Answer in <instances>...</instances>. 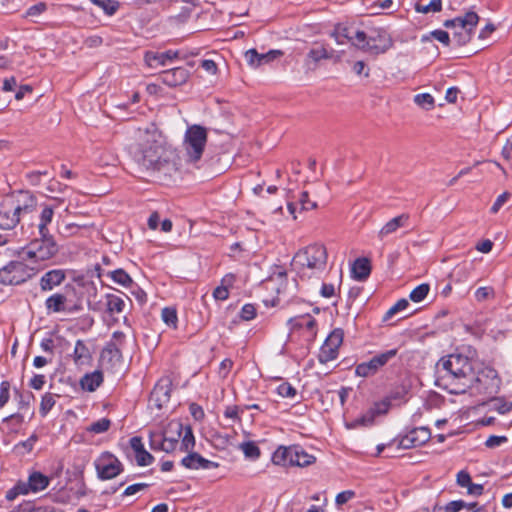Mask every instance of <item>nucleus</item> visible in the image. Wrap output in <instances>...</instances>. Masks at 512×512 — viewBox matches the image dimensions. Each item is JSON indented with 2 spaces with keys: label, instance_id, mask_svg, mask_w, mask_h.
<instances>
[{
  "label": "nucleus",
  "instance_id": "nucleus-1",
  "mask_svg": "<svg viewBox=\"0 0 512 512\" xmlns=\"http://www.w3.org/2000/svg\"><path fill=\"white\" fill-rule=\"evenodd\" d=\"M129 154L139 169L150 175H168L174 170L171 152L167 149L162 133L150 125L139 130L135 143L129 146Z\"/></svg>",
  "mask_w": 512,
  "mask_h": 512
},
{
  "label": "nucleus",
  "instance_id": "nucleus-2",
  "mask_svg": "<svg viewBox=\"0 0 512 512\" xmlns=\"http://www.w3.org/2000/svg\"><path fill=\"white\" fill-rule=\"evenodd\" d=\"M473 371V361L469 357L450 354L437 364V384L450 394H463L471 386Z\"/></svg>",
  "mask_w": 512,
  "mask_h": 512
},
{
  "label": "nucleus",
  "instance_id": "nucleus-3",
  "mask_svg": "<svg viewBox=\"0 0 512 512\" xmlns=\"http://www.w3.org/2000/svg\"><path fill=\"white\" fill-rule=\"evenodd\" d=\"M327 250L322 244H311L300 249L293 257L292 269L301 278H310L325 270L327 264Z\"/></svg>",
  "mask_w": 512,
  "mask_h": 512
},
{
  "label": "nucleus",
  "instance_id": "nucleus-4",
  "mask_svg": "<svg viewBox=\"0 0 512 512\" xmlns=\"http://www.w3.org/2000/svg\"><path fill=\"white\" fill-rule=\"evenodd\" d=\"M59 251V247L53 235L39 234V238L33 239L20 252V258L32 263H39L54 257Z\"/></svg>",
  "mask_w": 512,
  "mask_h": 512
},
{
  "label": "nucleus",
  "instance_id": "nucleus-5",
  "mask_svg": "<svg viewBox=\"0 0 512 512\" xmlns=\"http://www.w3.org/2000/svg\"><path fill=\"white\" fill-rule=\"evenodd\" d=\"M479 20L476 12L467 11L463 16L445 20L443 26L453 30V40L458 46H464L471 41Z\"/></svg>",
  "mask_w": 512,
  "mask_h": 512
},
{
  "label": "nucleus",
  "instance_id": "nucleus-6",
  "mask_svg": "<svg viewBox=\"0 0 512 512\" xmlns=\"http://www.w3.org/2000/svg\"><path fill=\"white\" fill-rule=\"evenodd\" d=\"M207 137L208 132L205 127L198 124L187 127L182 143L187 162L196 163L201 159L207 143Z\"/></svg>",
  "mask_w": 512,
  "mask_h": 512
},
{
  "label": "nucleus",
  "instance_id": "nucleus-7",
  "mask_svg": "<svg viewBox=\"0 0 512 512\" xmlns=\"http://www.w3.org/2000/svg\"><path fill=\"white\" fill-rule=\"evenodd\" d=\"M28 260L11 261L0 269V283L3 285H19L31 279L39 268L27 264Z\"/></svg>",
  "mask_w": 512,
  "mask_h": 512
},
{
  "label": "nucleus",
  "instance_id": "nucleus-8",
  "mask_svg": "<svg viewBox=\"0 0 512 512\" xmlns=\"http://www.w3.org/2000/svg\"><path fill=\"white\" fill-rule=\"evenodd\" d=\"M471 386L468 390L472 393L491 397L497 394L500 390L501 379L497 371L491 367H485L480 370L477 375L473 371Z\"/></svg>",
  "mask_w": 512,
  "mask_h": 512
},
{
  "label": "nucleus",
  "instance_id": "nucleus-9",
  "mask_svg": "<svg viewBox=\"0 0 512 512\" xmlns=\"http://www.w3.org/2000/svg\"><path fill=\"white\" fill-rule=\"evenodd\" d=\"M9 197L22 221V226L25 223L29 224L38 210L37 197L27 190L13 192Z\"/></svg>",
  "mask_w": 512,
  "mask_h": 512
},
{
  "label": "nucleus",
  "instance_id": "nucleus-10",
  "mask_svg": "<svg viewBox=\"0 0 512 512\" xmlns=\"http://www.w3.org/2000/svg\"><path fill=\"white\" fill-rule=\"evenodd\" d=\"M97 477L100 480H111L124 470L122 462L112 453L103 452L94 462Z\"/></svg>",
  "mask_w": 512,
  "mask_h": 512
},
{
  "label": "nucleus",
  "instance_id": "nucleus-11",
  "mask_svg": "<svg viewBox=\"0 0 512 512\" xmlns=\"http://www.w3.org/2000/svg\"><path fill=\"white\" fill-rule=\"evenodd\" d=\"M344 338V332L341 328L334 329L325 339L318 354L320 363H327L335 360L339 354V347Z\"/></svg>",
  "mask_w": 512,
  "mask_h": 512
},
{
  "label": "nucleus",
  "instance_id": "nucleus-12",
  "mask_svg": "<svg viewBox=\"0 0 512 512\" xmlns=\"http://www.w3.org/2000/svg\"><path fill=\"white\" fill-rule=\"evenodd\" d=\"M397 349H391L377 354L369 361L360 363L356 366L355 373L360 377H369L374 375L381 367L386 365L389 360L397 355Z\"/></svg>",
  "mask_w": 512,
  "mask_h": 512
},
{
  "label": "nucleus",
  "instance_id": "nucleus-13",
  "mask_svg": "<svg viewBox=\"0 0 512 512\" xmlns=\"http://www.w3.org/2000/svg\"><path fill=\"white\" fill-rule=\"evenodd\" d=\"M431 438V432L427 427H417L412 429L406 435L400 437L398 440H393L389 445L397 442L398 449H411L417 446H422L427 443Z\"/></svg>",
  "mask_w": 512,
  "mask_h": 512
},
{
  "label": "nucleus",
  "instance_id": "nucleus-14",
  "mask_svg": "<svg viewBox=\"0 0 512 512\" xmlns=\"http://www.w3.org/2000/svg\"><path fill=\"white\" fill-rule=\"evenodd\" d=\"M45 308L48 313H75L82 309L80 304H71L64 293H54L45 300Z\"/></svg>",
  "mask_w": 512,
  "mask_h": 512
},
{
  "label": "nucleus",
  "instance_id": "nucleus-15",
  "mask_svg": "<svg viewBox=\"0 0 512 512\" xmlns=\"http://www.w3.org/2000/svg\"><path fill=\"white\" fill-rule=\"evenodd\" d=\"M20 223L22 224V221L8 196L0 204V228L10 230Z\"/></svg>",
  "mask_w": 512,
  "mask_h": 512
},
{
  "label": "nucleus",
  "instance_id": "nucleus-16",
  "mask_svg": "<svg viewBox=\"0 0 512 512\" xmlns=\"http://www.w3.org/2000/svg\"><path fill=\"white\" fill-rule=\"evenodd\" d=\"M369 42L371 55L384 54L393 46L391 36L383 29L375 30L369 35Z\"/></svg>",
  "mask_w": 512,
  "mask_h": 512
},
{
  "label": "nucleus",
  "instance_id": "nucleus-17",
  "mask_svg": "<svg viewBox=\"0 0 512 512\" xmlns=\"http://www.w3.org/2000/svg\"><path fill=\"white\" fill-rule=\"evenodd\" d=\"M171 386L172 383L169 378L160 379L154 386L150 395V402L158 409L169 402L172 392Z\"/></svg>",
  "mask_w": 512,
  "mask_h": 512
},
{
  "label": "nucleus",
  "instance_id": "nucleus-18",
  "mask_svg": "<svg viewBox=\"0 0 512 512\" xmlns=\"http://www.w3.org/2000/svg\"><path fill=\"white\" fill-rule=\"evenodd\" d=\"M178 58L179 51L177 50H167L165 52L148 51L145 53L144 56L145 63L151 68H156L158 66H167Z\"/></svg>",
  "mask_w": 512,
  "mask_h": 512
},
{
  "label": "nucleus",
  "instance_id": "nucleus-19",
  "mask_svg": "<svg viewBox=\"0 0 512 512\" xmlns=\"http://www.w3.org/2000/svg\"><path fill=\"white\" fill-rule=\"evenodd\" d=\"M162 433L165 437L166 453H171L179 445V439L183 433V424L179 421H172Z\"/></svg>",
  "mask_w": 512,
  "mask_h": 512
},
{
  "label": "nucleus",
  "instance_id": "nucleus-20",
  "mask_svg": "<svg viewBox=\"0 0 512 512\" xmlns=\"http://www.w3.org/2000/svg\"><path fill=\"white\" fill-rule=\"evenodd\" d=\"M189 78V71L183 67H175L165 70L160 74L162 83L169 87H176L184 84Z\"/></svg>",
  "mask_w": 512,
  "mask_h": 512
},
{
  "label": "nucleus",
  "instance_id": "nucleus-21",
  "mask_svg": "<svg viewBox=\"0 0 512 512\" xmlns=\"http://www.w3.org/2000/svg\"><path fill=\"white\" fill-rule=\"evenodd\" d=\"M66 279V272L63 269H53L47 271L40 278V289L43 292L51 291L60 286Z\"/></svg>",
  "mask_w": 512,
  "mask_h": 512
},
{
  "label": "nucleus",
  "instance_id": "nucleus-22",
  "mask_svg": "<svg viewBox=\"0 0 512 512\" xmlns=\"http://www.w3.org/2000/svg\"><path fill=\"white\" fill-rule=\"evenodd\" d=\"M125 334L121 331H115L112 339L106 344L102 351V357L111 360H120L122 358L121 346L124 342Z\"/></svg>",
  "mask_w": 512,
  "mask_h": 512
},
{
  "label": "nucleus",
  "instance_id": "nucleus-23",
  "mask_svg": "<svg viewBox=\"0 0 512 512\" xmlns=\"http://www.w3.org/2000/svg\"><path fill=\"white\" fill-rule=\"evenodd\" d=\"M181 464L192 470L198 469H215L219 467L217 462H213L201 456L197 452H191L181 460Z\"/></svg>",
  "mask_w": 512,
  "mask_h": 512
},
{
  "label": "nucleus",
  "instance_id": "nucleus-24",
  "mask_svg": "<svg viewBox=\"0 0 512 512\" xmlns=\"http://www.w3.org/2000/svg\"><path fill=\"white\" fill-rule=\"evenodd\" d=\"M129 444L135 453V460L138 466H148L154 462V457L144 447L142 438L134 436L130 438Z\"/></svg>",
  "mask_w": 512,
  "mask_h": 512
},
{
  "label": "nucleus",
  "instance_id": "nucleus-25",
  "mask_svg": "<svg viewBox=\"0 0 512 512\" xmlns=\"http://www.w3.org/2000/svg\"><path fill=\"white\" fill-rule=\"evenodd\" d=\"M287 324L291 330L306 329L310 333V337L314 338L316 336V320L310 314L292 317Z\"/></svg>",
  "mask_w": 512,
  "mask_h": 512
},
{
  "label": "nucleus",
  "instance_id": "nucleus-26",
  "mask_svg": "<svg viewBox=\"0 0 512 512\" xmlns=\"http://www.w3.org/2000/svg\"><path fill=\"white\" fill-rule=\"evenodd\" d=\"M473 270L474 264L472 261H463L457 264L451 271L449 275L450 281L454 283L466 282L470 279Z\"/></svg>",
  "mask_w": 512,
  "mask_h": 512
},
{
  "label": "nucleus",
  "instance_id": "nucleus-27",
  "mask_svg": "<svg viewBox=\"0 0 512 512\" xmlns=\"http://www.w3.org/2000/svg\"><path fill=\"white\" fill-rule=\"evenodd\" d=\"M408 220L409 215L405 213L392 218L380 229L378 237L382 240L390 234L395 233L399 228L406 226Z\"/></svg>",
  "mask_w": 512,
  "mask_h": 512
},
{
  "label": "nucleus",
  "instance_id": "nucleus-28",
  "mask_svg": "<svg viewBox=\"0 0 512 512\" xmlns=\"http://www.w3.org/2000/svg\"><path fill=\"white\" fill-rule=\"evenodd\" d=\"M40 214L38 217L37 229L39 234L48 235L50 231L48 225L52 222L54 217V207L48 204L40 205Z\"/></svg>",
  "mask_w": 512,
  "mask_h": 512
},
{
  "label": "nucleus",
  "instance_id": "nucleus-29",
  "mask_svg": "<svg viewBox=\"0 0 512 512\" xmlns=\"http://www.w3.org/2000/svg\"><path fill=\"white\" fill-rule=\"evenodd\" d=\"M104 377L100 370H95L91 373H86L80 379V386L84 391L94 392L102 383Z\"/></svg>",
  "mask_w": 512,
  "mask_h": 512
},
{
  "label": "nucleus",
  "instance_id": "nucleus-30",
  "mask_svg": "<svg viewBox=\"0 0 512 512\" xmlns=\"http://www.w3.org/2000/svg\"><path fill=\"white\" fill-rule=\"evenodd\" d=\"M272 462L279 466H293V446H280L272 455Z\"/></svg>",
  "mask_w": 512,
  "mask_h": 512
},
{
  "label": "nucleus",
  "instance_id": "nucleus-31",
  "mask_svg": "<svg viewBox=\"0 0 512 512\" xmlns=\"http://www.w3.org/2000/svg\"><path fill=\"white\" fill-rule=\"evenodd\" d=\"M354 279L358 281L366 280L371 273V264L367 258H358L354 261L351 269Z\"/></svg>",
  "mask_w": 512,
  "mask_h": 512
},
{
  "label": "nucleus",
  "instance_id": "nucleus-32",
  "mask_svg": "<svg viewBox=\"0 0 512 512\" xmlns=\"http://www.w3.org/2000/svg\"><path fill=\"white\" fill-rule=\"evenodd\" d=\"M106 310L110 316L120 314L125 309V301L122 297L115 294H106Z\"/></svg>",
  "mask_w": 512,
  "mask_h": 512
},
{
  "label": "nucleus",
  "instance_id": "nucleus-33",
  "mask_svg": "<svg viewBox=\"0 0 512 512\" xmlns=\"http://www.w3.org/2000/svg\"><path fill=\"white\" fill-rule=\"evenodd\" d=\"M91 359V354L84 341L77 340L73 352V360L76 365L87 364Z\"/></svg>",
  "mask_w": 512,
  "mask_h": 512
},
{
  "label": "nucleus",
  "instance_id": "nucleus-34",
  "mask_svg": "<svg viewBox=\"0 0 512 512\" xmlns=\"http://www.w3.org/2000/svg\"><path fill=\"white\" fill-rule=\"evenodd\" d=\"M293 466L306 467L315 462L316 458L308 454L301 446L293 445Z\"/></svg>",
  "mask_w": 512,
  "mask_h": 512
},
{
  "label": "nucleus",
  "instance_id": "nucleus-35",
  "mask_svg": "<svg viewBox=\"0 0 512 512\" xmlns=\"http://www.w3.org/2000/svg\"><path fill=\"white\" fill-rule=\"evenodd\" d=\"M49 478L41 472H33L29 475L28 486L32 492H39L46 489L49 485Z\"/></svg>",
  "mask_w": 512,
  "mask_h": 512
},
{
  "label": "nucleus",
  "instance_id": "nucleus-36",
  "mask_svg": "<svg viewBox=\"0 0 512 512\" xmlns=\"http://www.w3.org/2000/svg\"><path fill=\"white\" fill-rule=\"evenodd\" d=\"M14 398L17 401L18 411L24 415V412L30 408L31 401L33 400V394L29 391L23 392L18 389H14Z\"/></svg>",
  "mask_w": 512,
  "mask_h": 512
},
{
  "label": "nucleus",
  "instance_id": "nucleus-37",
  "mask_svg": "<svg viewBox=\"0 0 512 512\" xmlns=\"http://www.w3.org/2000/svg\"><path fill=\"white\" fill-rule=\"evenodd\" d=\"M330 36L339 45L344 44L345 40H347L349 42H351L353 40V36L350 35L349 28L343 24H337L334 27V30L330 33Z\"/></svg>",
  "mask_w": 512,
  "mask_h": 512
},
{
  "label": "nucleus",
  "instance_id": "nucleus-38",
  "mask_svg": "<svg viewBox=\"0 0 512 512\" xmlns=\"http://www.w3.org/2000/svg\"><path fill=\"white\" fill-rule=\"evenodd\" d=\"M107 276H109L114 283L123 287H129L133 283L131 276L121 268L108 272Z\"/></svg>",
  "mask_w": 512,
  "mask_h": 512
},
{
  "label": "nucleus",
  "instance_id": "nucleus-39",
  "mask_svg": "<svg viewBox=\"0 0 512 512\" xmlns=\"http://www.w3.org/2000/svg\"><path fill=\"white\" fill-rule=\"evenodd\" d=\"M2 423L6 424L9 432L17 433L20 426L24 423V415L21 412L13 413L4 417Z\"/></svg>",
  "mask_w": 512,
  "mask_h": 512
},
{
  "label": "nucleus",
  "instance_id": "nucleus-40",
  "mask_svg": "<svg viewBox=\"0 0 512 512\" xmlns=\"http://www.w3.org/2000/svg\"><path fill=\"white\" fill-rule=\"evenodd\" d=\"M149 446L154 451L166 452V443L164 434L161 431L149 432Z\"/></svg>",
  "mask_w": 512,
  "mask_h": 512
},
{
  "label": "nucleus",
  "instance_id": "nucleus-41",
  "mask_svg": "<svg viewBox=\"0 0 512 512\" xmlns=\"http://www.w3.org/2000/svg\"><path fill=\"white\" fill-rule=\"evenodd\" d=\"M351 44L356 47L357 49L370 54V42H369V36L362 30H358L355 33V36H353V40L351 41Z\"/></svg>",
  "mask_w": 512,
  "mask_h": 512
},
{
  "label": "nucleus",
  "instance_id": "nucleus-42",
  "mask_svg": "<svg viewBox=\"0 0 512 512\" xmlns=\"http://www.w3.org/2000/svg\"><path fill=\"white\" fill-rule=\"evenodd\" d=\"M182 441L180 443V450L187 452L193 450L195 447V437L190 426H183Z\"/></svg>",
  "mask_w": 512,
  "mask_h": 512
},
{
  "label": "nucleus",
  "instance_id": "nucleus-43",
  "mask_svg": "<svg viewBox=\"0 0 512 512\" xmlns=\"http://www.w3.org/2000/svg\"><path fill=\"white\" fill-rule=\"evenodd\" d=\"M89 1L91 3H93L94 5L98 6L99 8H101L104 11V13L108 16L114 15L120 7L119 2L116 0H89Z\"/></svg>",
  "mask_w": 512,
  "mask_h": 512
},
{
  "label": "nucleus",
  "instance_id": "nucleus-44",
  "mask_svg": "<svg viewBox=\"0 0 512 512\" xmlns=\"http://www.w3.org/2000/svg\"><path fill=\"white\" fill-rule=\"evenodd\" d=\"M333 50L328 51L323 45L314 47L308 52V57L314 62L322 59H330L333 56Z\"/></svg>",
  "mask_w": 512,
  "mask_h": 512
},
{
  "label": "nucleus",
  "instance_id": "nucleus-45",
  "mask_svg": "<svg viewBox=\"0 0 512 512\" xmlns=\"http://www.w3.org/2000/svg\"><path fill=\"white\" fill-rule=\"evenodd\" d=\"M161 317L167 326L174 328V329L177 328L178 317H177V311L175 308H172V307L163 308L162 312H161Z\"/></svg>",
  "mask_w": 512,
  "mask_h": 512
},
{
  "label": "nucleus",
  "instance_id": "nucleus-46",
  "mask_svg": "<svg viewBox=\"0 0 512 512\" xmlns=\"http://www.w3.org/2000/svg\"><path fill=\"white\" fill-rule=\"evenodd\" d=\"M240 449L246 458L256 460L260 457V449L253 441H247L240 445Z\"/></svg>",
  "mask_w": 512,
  "mask_h": 512
},
{
  "label": "nucleus",
  "instance_id": "nucleus-47",
  "mask_svg": "<svg viewBox=\"0 0 512 512\" xmlns=\"http://www.w3.org/2000/svg\"><path fill=\"white\" fill-rule=\"evenodd\" d=\"M414 102L421 108L425 110H431L434 108L435 101L431 94L429 93H420L415 95Z\"/></svg>",
  "mask_w": 512,
  "mask_h": 512
},
{
  "label": "nucleus",
  "instance_id": "nucleus-48",
  "mask_svg": "<svg viewBox=\"0 0 512 512\" xmlns=\"http://www.w3.org/2000/svg\"><path fill=\"white\" fill-rule=\"evenodd\" d=\"M56 403L55 395L52 393H45L42 396L39 412L44 417L54 407Z\"/></svg>",
  "mask_w": 512,
  "mask_h": 512
},
{
  "label": "nucleus",
  "instance_id": "nucleus-49",
  "mask_svg": "<svg viewBox=\"0 0 512 512\" xmlns=\"http://www.w3.org/2000/svg\"><path fill=\"white\" fill-rule=\"evenodd\" d=\"M429 291H430L429 284L422 283V284L418 285L417 287H415L411 291L409 298L413 302H421L428 295Z\"/></svg>",
  "mask_w": 512,
  "mask_h": 512
},
{
  "label": "nucleus",
  "instance_id": "nucleus-50",
  "mask_svg": "<svg viewBox=\"0 0 512 512\" xmlns=\"http://www.w3.org/2000/svg\"><path fill=\"white\" fill-rule=\"evenodd\" d=\"M442 9V0H431L428 4L417 3L415 10L419 13L439 12Z\"/></svg>",
  "mask_w": 512,
  "mask_h": 512
},
{
  "label": "nucleus",
  "instance_id": "nucleus-51",
  "mask_svg": "<svg viewBox=\"0 0 512 512\" xmlns=\"http://www.w3.org/2000/svg\"><path fill=\"white\" fill-rule=\"evenodd\" d=\"M409 306V302L407 299L398 300L384 315L383 321H388L392 318L396 313L406 309Z\"/></svg>",
  "mask_w": 512,
  "mask_h": 512
},
{
  "label": "nucleus",
  "instance_id": "nucleus-52",
  "mask_svg": "<svg viewBox=\"0 0 512 512\" xmlns=\"http://www.w3.org/2000/svg\"><path fill=\"white\" fill-rule=\"evenodd\" d=\"M111 425V422L107 418H101L97 420L96 422H93L90 427L88 428L89 431L100 434L106 432Z\"/></svg>",
  "mask_w": 512,
  "mask_h": 512
},
{
  "label": "nucleus",
  "instance_id": "nucleus-53",
  "mask_svg": "<svg viewBox=\"0 0 512 512\" xmlns=\"http://www.w3.org/2000/svg\"><path fill=\"white\" fill-rule=\"evenodd\" d=\"M277 393L283 398H294L297 390L288 382H283L277 387Z\"/></svg>",
  "mask_w": 512,
  "mask_h": 512
},
{
  "label": "nucleus",
  "instance_id": "nucleus-54",
  "mask_svg": "<svg viewBox=\"0 0 512 512\" xmlns=\"http://www.w3.org/2000/svg\"><path fill=\"white\" fill-rule=\"evenodd\" d=\"M10 382L2 381L0 383V409H2L10 399Z\"/></svg>",
  "mask_w": 512,
  "mask_h": 512
},
{
  "label": "nucleus",
  "instance_id": "nucleus-55",
  "mask_svg": "<svg viewBox=\"0 0 512 512\" xmlns=\"http://www.w3.org/2000/svg\"><path fill=\"white\" fill-rule=\"evenodd\" d=\"M245 59L247 63L253 68L261 66L260 53H258L256 49H249L246 51Z\"/></svg>",
  "mask_w": 512,
  "mask_h": 512
},
{
  "label": "nucleus",
  "instance_id": "nucleus-56",
  "mask_svg": "<svg viewBox=\"0 0 512 512\" xmlns=\"http://www.w3.org/2000/svg\"><path fill=\"white\" fill-rule=\"evenodd\" d=\"M81 227L83 226L76 223H68L65 224L63 227H60L58 232L60 235L64 237H71L77 234Z\"/></svg>",
  "mask_w": 512,
  "mask_h": 512
},
{
  "label": "nucleus",
  "instance_id": "nucleus-57",
  "mask_svg": "<svg viewBox=\"0 0 512 512\" xmlns=\"http://www.w3.org/2000/svg\"><path fill=\"white\" fill-rule=\"evenodd\" d=\"M511 194L507 191L500 194L492 205L490 211L493 214H496L500 208L510 199Z\"/></svg>",
  "mask_w": 512,
  "mask_h": 512
},
{
  "label": "nucleus",
  "instance_id": "nucleus-58",
  "mask_svg": "<svg viewBox=\"0 0 512 512\" xmlns=\"http://www.w3.org/2000/svg\"><path fill=\"white\" fill-rule=\"evenodd\" d=\"M494 296V290L492 287H480L475 292V298L477 301L482 302L490 297Z\"/></svg>",
  "mask_w": 512,
  "mask_h": 512
},
{
  "label": "nucleus",
  "instance_id": "nucleus-59",
  "mask_svg": "<svg viewBox=\"0 0 512 512\" xmlns=\"http://www.w3.org/2000/svg\"><path fill=\"white\" fill-rule=\"evenodd\" d=\"M283 52L280 50H270L267 53L260 54L261 65L268 64L275 59L282 56Z\"/></svg>",
  "mask_w": 512,
  "mask_h": 512
},
{
  "label": "nucleus",
  "instance_id": "nucleus-60",
  "mask_svg": "<svg viewBox=\"0 0 512 512\" xmlns=\"http://www.w3.org/2000/svg\"><path fill=\"white\" fill-rule=\"evenodd\" d=\"M256 316V308L253 304H245L240 312V317L243 320L249 321Z\"/></svg>",
  "mask_w": 512,
  "mask_h": 512
},
{
  "label": "nucleus",
  "instance_id": "nucleus-61",
  "mask_svg": "<svg viewBox=\"0 0 512 512\" xmlns=\"http://www.w3.org/2000/svg\"><path fill=\"white\" fill-rule=\"evenodd\" d=\"M47 9V5L44 2H39L29 7L26 11L27 17H36L42 14Z\"/></svg>",
  "mask_w": 512,
  "mask_h": 512
},
{
  "label": "nucleus",
  "instance_id": "nucleus-62",
  "mask_svg": "<svg viewBox=\"0 0 512 512\" xmlns=\"http://www.w3.org/2000/svg\"><path fill=\"white\" fill-rule=\"evenodd\" d=\"M507 441L508 438L506 436L491 435L485 441V446L492 449L500 446L503 443H506Z\"/></svg>",
  "mask_w": 512,
  "mask_h": 512
},
{
  "label": "nucleus",
  "instance_id": "nucleus-63",
  "mask_svg": "<svg viewBox=\"0 0 512 512\" xmlns=\"http://www.w3.org/2000/svg\"><path fill=\"white\" fill-rule=\"evenodd\" d=\"M430 35L438 40L439 42H441L442 44H444L445 46H449L450 44V36L448 34V32L444 31V30H441V29H437V30H434L430 33Z\"/></svg>",
  "mask_w": 512,
  "mask_h": 512
},
{
  "label": "nucleus",
  "instance_id": "nucleus-64",
  "mask_svg": "<svg viewBox=\"0 0 512 512\" xmlns=\"http://www.w3.org/2000/svg\"><path fill=\"white\" fill-rule=\"evenodd\" d=\"M355 497L353 490H345L337 494L335 502L337 505H343Z\"/></svg>",
  "mask_w": 512,
  "mask_h": 512
}]
</instances>
